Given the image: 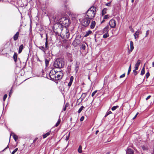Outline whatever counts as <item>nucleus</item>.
<instances>
[{"label": "nucleus", "instance_id": "nucleus-7", "mask_svg": "<svg viewBox=\"0 0 154 154\" xmlns=\"http://www.w3.org/2000/svg\"><path fill=\"white\" fill-rule=\"evenodd\" d=\"M116 21L113 19L111 20L109 22V24L111 28H114L116 26Z\"/></svg>", "mask_w": 154, "mask_h": 154}, {"label": "nucleus", "instance_id": "nucleus-15", "mask_svg": "<svg viewBox=\"0 0 154 154\" xmlns=\"http://www.w3.org/2000/svg\"><path fill=\"white\" fill-rule=\"evenodd\" d=\"M96 24L95 22L94 21H93L91 23V25H90V28L91 29H93L95 25Z\"/></svg>", "mask_w": 154, "mask_h": 154}, {"label": "nucleus", "instance_id": "nucleus-11", "mask_svg": "<svg viewBox=\"0 0 154 154\" xmlns=\"http://www.w3.org/2000/svg\"><path fill=\"white\" fill-rule=\"evenodd\" d=\"M141 60H138L135 65V68L136 70H137L138 69Z\"/></svg>", "mask_w": 154, "mask_h": 154}, {"label": "nucleus", "instance_id": "nucleus-4", "mask_svg": "<svg viewBox=\"0 0 154 154\" xmlns=\"http://www.w3.org/2000/svg\"><path fill=\"white\" fill-rule=\"evenodd\" d=\"M90 20L88 18H86L85 16L84 18L82 20L80 19L79 21H80L81 23L83 26L87 27L89 25L90 23Z\"/></svg>", "mask_w": 154, "mask_h": 154}, {"label": "nucleus", "instance_id": "nucleus-51", "mask_svg": "<svg viewBox=\"0 0 154 154\" xmlns=\"http://www.w3.org/2000/svg\"><path fill=\"white\" fill-rule=\"evenodd\" d=\"M151 97V96L150 95H149L146 98V100H148L149 99L150 97Z\"/></svg>", "mask_w": 154, "mask_h": 154}, {"label": "nucleus", "instance_id": "nucleus-47", "mask_svg": "<svg viewBox=\"0 0 154 154\" xmlns=\"http://www.w3.org/2000/svg\"><path fill=\"white\" fill-rule=\"evenodd\" d=\"M69 135H70V132L69 133V135L68 136H67L66 139V140L67 141L68 140L69 138Z\"/></svg>", "mask_w": 154, "mask_h": 154}, {"label": "nucleus", "instance_id": "nucleus-52", "mask_svg": "<svg viewBox=\"0 0 154 154\" xmlns=\"http://www.w3.org/2000/svg\"><path fill=\"white\" fill-rule=\"evenodd\" d=\"M138 114V112H137L136 114L135 115V116H134V117L133 118V119H135L136 118V117L137 116V115Z\"/></svg>", "mask_w": 154, "mask_h": 154}, {"label": "nucleus", "instance_id": "nucleus-59", "mask_svg": "<svg viewBox=\"0 0 154 154\" xmlns=\"http://www.w3.org/2000/svg\"><path fill=\"white\" fill-rule=\"evenodd\" d=\"M152 67H154V61L152 63Z\"/></svg>", "mask_w": 154, "mask_h": 154}, {"label": "nucleus", "instance_id": "nucleus-50", "mask_svg": "<svg viewBox=\"0 0 154 154\" xmlns=\"http://www.w3.org/2000/svg\"><path fill=\"white\" fill-rule=\"evenodd\" d=\"M84 119V117L83 116H82L80 119V121H82Z\"/></svg>", "mask_w": 154, "mask_h": 154}, {"label": "nucleus", "instance_id": "nucleus-1", "mask_svg": "<svg viewBox=\"0 0 154 154\" xmlns=\"http://www.w3.org/2000/svg\"><path fill=\"white\" fill-rule=\"evenodd\" d=\"M63 28L61 26H60V27L59 26L56 29V33L58 34L61 33V35L62 38L64 39H66L69 38L70 35V34L69 32V30L66 28H65V30L64 32L63 31Z\"/></svg>", "mask_w": 154, "mask_h": 154}, {"label": "nucleus", "instance_id": "nucleus-18", "mask_svg": "<svg viewBox=\"0 0 154 154\" xmlns=\"http://www.w3.org/2000/svg\"><path fill=\"white\" fill-rule=\"evenodd\" d=\"M92 32V31L91 30H88V31L86 32L85 35H84V37H87L90 34H91Z\"/></svg>", "mask_w": 154, "mask_h": 154}, {"label": "nucleus", "instance_id": "nucleus-27", "mask_svg": "<svg viewBox=\"0 0 154 154\" xmlns=\"http://www.w3.org/2000/svg\"><path fill=\"white\" fill-rule=\"evenodd\" d=\"M109 36L108 33H106L103 34V38H106Z\"/></svg>", "mask_w": 154, "mask_h": 154}, {"label": "nucleus", "instance_id": "nucleus-62", "mask_svg": "<svg viewBox=\"0 0 154 154\" xmlns=\"http://www.w3.org/2000/svg\"><path fill=\"white\" fill-rule=\"evenodd\" d=\"M10 51H12V50L11 49H10Z\"/></svg>", "mask_w": 154, "mask_h": 154}, {"label": "nucleus", "instance_id": "nucleus-31", "mask_svg": "<svg viewBox=\"0 0 154 154\" xmlns=\"http://www.w3.org/2000/svg\"><path fill=\"white\" fill-rule=\"evenodd\" d=\"M13 137L15 141H16L18 139V136L16 134H14Z\"/></svg>", "mask_w": 154, "mask_h": 154}, {"label": "nucleus", "instance_id": "nucleus-22", "mask_svg": "<svg viewBox=\"0 0 154 154\" xmlns=\"http://www.w3.org/2000/svg\"><path fill=\"white\" fill-rule=\"evenodd\" d=\"M13 58L14 59V60L15 62L16 63L17 62V54L16 53H15L14 54Z\"/></svg>", "mask_w": 154, "mask_h": 154}, {"label": "nucleus", "instance_id": "nucleus-63", "mask_svg": "<svg viewBox=\"0 0 154 154\" xmlns=\"http://www.w3.org/2000/svg\"><path fill=\"white\" fill-rule=\"evenodd\" d=\"M11 137V135H10V139H9V142H10V139Z\"/></svg>", "mask_w": 154, "mask_h": 154}, {"label": "nucleus", "instance_id": "nucleus-33", "mask_svg": "<svg viewBox=\"0 0 154 154\" xmlns=\"http://www.w3.org/2000/svg\"><path fill=\"white\" fill-rule=\"evenodd\" d=\"M142 148L144 150H146L148 149V148L145 146H142Z\"/></svg>", "mask_w": 154, "mask_h": 154}, {"label": "nucleus", "instance_id": "nucleus-17", "mask_svg": "<svg viewBox=\"0 0 154 154\" xmlns=\"http://www.w3.org/2000/svg\"><path fill=\"white\" fill-rule=\"evenodd\" d=\"M130 51L131 52L132 51L134 48V44L133 42L131 41L130 43Z\"/></svg>", "mask_w": 154, "mask_h": 154}, {"label": "nucleus", "instance_id": "nucleus-46", "mask_svg": "<svg viewBox=\"0 0 154 154\" xmlns=\"http://www.w3.org/2000/svg\"><path fill=\"white\" fill-rule=\"evenodd\" d=\"M7 96L6 94H5L4 95V97H3V98L4 101L6 99L7 97Z\"/></svg>", "mask_w": 154, "mask_h": 154}, {"label": "nucleus", "instance_id": "nucleus-58", "mask_svg": "<svg viewBox=\"0 0 154 154\" xmlns=\"http://www.w3.org/2000/svg\"><path fill=\"white\" fill-rule=\"evenodd\" d=\"M99 132V131L98 130H97L96 132V133H95V134H97L98 133V132Z\"/></svg>", "mask_w": 154, "mask_h": 154}, {"label": "nucleus", "instance_id": "nucleus-41", "mask_svg": "<svg viewBox=\"0 0 154 154\" xmlns=\"http://www.w3.org/2000/svg\"><path fill=\"white\" fill-rule=\"evenodd\" d=\"M78 69H79V66H75V71L76 73H77V72L78 71Z\"/></svg>", "mask_w": 154, "mask_h": 154}, {"label": "nucleus", "instance_id": "nucleus-48", "mask_svg": "<svg viewBox=\"0 0 154 154\" xmlns=\"http://www.w3.org/2000/svg\"><path fill=\"white\" fill-rule=\"evenodd\" d=\"M125 73H124L123 74L121 75H120V78H123L125 76Z\"/></svg>", "mask_w": 154, "mask_h": 154}, {"label": "nucleus", "instance_id": "nucleus-5", "mask_svg": "<svg viewBox=\"0 0 154 154\" xmlns=\"http://www.w3.org/2000/svg\"><path fill=\"white\" fill-rule=\"evenodd\" d=\"M49 76L50 78L52 80H56V72L53 70H51L49 73Z\"/></svg>", "mask_w": 154, "mask_h": 154}, {"label": "nucleus", "instance_id": "nucleus-64", "mask_svg": "<svg viewBox=\"0 0 154 154\" xmlns=\"http://www.w3.org/2000/svg\"><path fill=\"white\" fill-rule=\"evenodd\" d=\"M88 79H90V77H89L88 78Z\"/></svg>", "mask_w": 154, "mask_h": 154}, {"label": "nucleus", "instance_id": "nucleus-39", "mask_svg": "<svg viewBox=\"0 0 154 154\" xmlns=\"http://www.w3.org/2000/svg\"><path fill=\"white\" fill-rule=\"evenodd\" d=\"M18 150V148H16L12 152L11 154H14Z\"/></svg>", "mask_w": 154, "mask_h": 154}, {"label": "nucleus", "instance_id": "nucleus-42", "mask_svg": "<svg viewBox=\"0 0 154 154\" xmlns=\"http://www.w3.org/2000/svg\"><path fill=\"white\" fill-rule=\"evenodd\" d=\"M136 70H136L135 69L133 71L134 74L135 75H136L137 74V71H136Z\"/></svg>", "mask_w": 154, "mask_h": 154}, {"label": "nucleus", "instance_id": "nucleus-55", "mask_svg": "<svg viewBox=\"0 0 154 154\" xmlns=\"http://www.w3.org/2000/svg\"><path fill=\"white\" fill-rule=\"evenodd\" d=\"M9 147V146H8V145L7 146L5 149H3V151H4L6 149H7Z\"/></svg>", "mask_w": 154, "mask_h": 154}, {"label": "nucleus", "instance_id": "nucleus-61", "mask_svg": "<svg viewBox=\"0 0 154 154\" xmlns=\"http://www.w3.org/2000/svg\"><path fill=\"white\" fill-rule=\"evenodd\" d=\"M110 153V152H107V153H106V154H109Z\"/></svg>", "mask_w": 154, "mask_h": 154}, {"label": "nucleus", "instance_id": "nucleus-28", "mask_svg": "<svg viewBox=\"0 0 154 154\" xmlns=\"http://www.w3.org/2000/svg\"><path fill=\"white\" fill-rule=\"evenodd\" d=\"M67 18L65 17H63L60 19V22H62L63 23V22Z\"/></svg>", "mask_w": 154, "mask_h": 154}, {"label": "nucleus", "instance_id": "nucleus-20", "mask_svg": "<svg viewBox=\"0 0 154 154\" xmlns=\"http://www.w3.org/2000/svg\"><path fill=\"white\" fill-rule=\"evenodd\" d=\"M51 131H50L48 132H47L45 134L43 135V138H45L47 136L51 134Z\"/></svg>", "mask_w": 154, "mask_h": 154}, {"label": "nucleus", "instance_id": "nucleus-26", "mask_svg": "<svg viewBox=\"0 0 154 154\" xmlns=\"http://www.w3.org/2000/svg\"><path fill=\"white\" fill-rule=\"evenodd\" d=\"M63 9L65 11H67L69 10V8L68 7V6L66 5H64L63 7Z\"/></svg>", "mask_w": 154, "mask_h": 154}, {"label": "nucleus", "instance_id": "nucleus-38", "mask_svg": "<svg viewBox=\"0 0 154 154\" xmlns=\"http://www.w3.org/2000/svg\"><path fill=\"white\" fill-rule=\"evenodd\" d=\"M111 113H112V112L111 111H108L106 112V115L104 117H106L108 115Z\"/></svg>", "mask_w": 154, "mask_h": 154}, {"label": "nucleus", "instance_id": "nucleus-23", "mask_svg": "<svg viewBox=\"0 0 154 154\" xmlns=\"http://www.w3.org/2000/svg\"><path fill=\"white\" fill-rule=\"evenodd\" d=\"M145 64H144V66H143V68H142V69H141V73H140V75H143L145 73V68H144V67H145Z\"/></svg>", "mask_w": 154, "mask_h": 154}, {"label": "nucleus", "instance_id": "nucleus-12", "mask_svg": "<svg viewBox=\"0 0 154 154\" xmlns=\"http://www.w3.org/2000/svg\"><path fill=\"white\" fill-rule=\"evenodd\" d=\"M74 79V77L73 76H71L70 78V80L69 83H68V85L69 87L71 86L73 82Z\"/></svg>", "mask_w": 154, "mask_h": 154}, {"label": "nucleus", "instance_id": "nucleus-37", "mask_svg": "<svg viewBox=\"0 0 154 154\" xmlns=\"http://www.w3.org/2000/svg\"><path fill=\"white\" fill-rule=\"evenodd\" d=\"M119 107L118 106H113V107H112V108H111V109L112 110V111H114V110H115L118 107Z\"/></svg>", "mask_w": 154, "mask_h": 154}, {"label": "nucleus", "instance_id": "nucleus-49", "mask_svg": "<svg viewBox=\"0 0 154 154\" xmlns=\"http://www.w3.org/2000/svg\"><path fill=\"white\" fill-rule=\"evenodd\" d=\"M149 30H148L146 31L145 37H147L148 35L149 34Z\"/></svg>", "mask_w": 154, "mask_h": 154}, {"label": "nucleus", "instance_id": "nucleus-19", "mask_svg": "<svg viewBox=\"0 0 154 154\" xmlns=\"http://www.w3.org/2000/svg\"><path fill=\"white\" fill-rule=\"evenodd\" d=\"M48 38L47 36H46V42L45 43V46L44 47L45 49L46 50H47L48 49Z\"/></svg>", "mask_w": 154, "mask_h": 154}, {"label": "nucleus", "instance_id": "nucleus-44", "mask_svg": "<svg viewBox=\"0 0 154 154\" xmlns=\"http://www.w3.org/2000/svg\"><path fill=\"white\" fill-rule=\"evenodd\" d=\"M150 75V74L149 72H147L146 74V78H148Z\"/></svg>", "mask_w": 154, "mask_h": 154}, {"label": "nucleus", "instance_id": "nucleus-8", "mask_svg": "<svg viewBox=\"0 0 154 154\" xmlns=\"http://www.w3.org/2000/svg\"><path fill=\"white\" fill-rule=\"evenodd\" d=\"M126 152L127 154H134V151L131 148H128L127 149Z\"/></svg>", "mask_w": 154, "mask_h": 154}, {"label": "nucleus", "instance_id": "nucleus-34", "mask_svg": "<svg viewBox=\"0 0 154 154\" xmlns=\"http://www.w3.org/2000/svg\"><path fill=\"white\" fill-rule=\"evenodd\" d=\"M131 69V64L130 65V66H129L128 71V75L130 72Z\"/></svg>", "mask_w": 154, "mask_h": 154}, {"label": "nucleus", "instance_id": "nucleus-35", "mask_svg": "<svg viewBox=\"0 0 154 154\" xmlns=\"http://www.w3.org/2000/svg\"><path fill=\"white\" fill-rule=\"evenodd\" d=\"M86 46L84 44H83L81 45V49L85 50V49Z\"/></svg>", "mask_w": 154, "mask_h": 154}, {"label": "nucleus", "instance_id": "nucleus-30", "mask_svg": "<svg viewBox=\"0 0 154 154\" xmlns=\"http://www.w3.org/2000/svg\"><path fill=\"white\" fill-rule=\"evenodd\" d=\"M78 152L79 153H81L82 152V147L81 146H79L78 149Z\"/></svg>", "mask_w": 154, "mask_h": 154}, {"label": "nucleus", "instance_id": "nucleus-60", "mask_svg": "<svg viewBox=\"0 0 154 154\" xmlns=\"http://www.w3.org/2000/svg\"><path fill=\"white\" fill-rule=\"evenodd\" d=\"M134 0H131V2L132 3L133 2Z\"/></svg>", "mask_w": 154, "mask_h": 154}, {"label": "nucleus", "instance_id": "nucleus-6", "mask_svg": "<svg viewBox=\"0 0 154 154\" xmlns=\"http://www.w3.org/2000/svg\"><path fill=\"white\" fill-rule=\"evenodd\" d=\"M56 80H57L61 79L63 76V74L62 71H60L59 72H56Z\"/></svg>", "mask_w": 154, "mask_h": 154}, {"label": "nucleus", "instance_id": "nucleus-14", "mask_svg": "<svg viewBox=\"0 0 154 154\" xmlns=\"http://www.w3.org/2000/svg\"><path fill=\"white\" fill-rule=\"evenodd\" d=\"M140 33V31H137L134 34V38L135 39H136L138 37V35Z\"/></svg>", "mask_w": 154, "mask_h": 154}, {"label": "nucleus", "instance_id": "nucleus-32", "mask_svg": "<svg viewBox=\"0 0 154 154\" xmlns=\"http://www.w3.org/2000/svg\"><path fill=\"white\" fill-rule=\"evenodd\" d=\"M84 108V107L83 106H82L78 111V112L79 113H80L82 111V110H83Z\"/></svg>", "mask_w": 154, "mask_h": 154}, {"label": "nucleus", "instance_id": "nucleus-9", "mask_svg": "<svg viewBox=\"0 0 154 154\" xmlns=\"http://www.w3.org/2000/svg\"><path fill=\"white\" fill-rule=\"evenodd\" d=\"M109 28V27L108 25L105 27L103 29L102 32L103 33H108Z\"/></svg>", "mask_w": 154, "mask_h": 154}, {"label": "nucleus", "instance_id": "nucleus-36", "mask_svg": "<svg viewBox=\"0 0 154 154\" xmlns=\"http://www.w3.org/2000/svg\"><path fill=\"white\" fill-rule=\"evenodd\" d=\"M60 119H59L58 120L57 122V123H56V124H55V127L58 126L59 125V124H60Z\"/></svg>", "mask_w": 154, "mask_h": 154}, {"label": "nucleus", "instance_id": "nucleus-10", "mask_svg": "<svg viewBox=\"0 0 154 154\" xmlns=\"http://www.w3.org/2000/svg\"><path fill=\"white\" fill-rule=\"evenodd\" d=\"M63 24L65 26H68L70 24V22L69 19L67 18L63 22Z\"/></svg>", "mask_w": 154, "mask_h": 154}, {"label": "nucleus", "instance_id": "nucleus-3", "mask_svg": "<svg viewBox=\"0 0 154 154\" xmlns=\"http://www.w3.org/2000/svg\"><path fill=\"white\" fill-rule=\"evenodd\" d=\"M64 66V62L61 58L57 59L54 63V67L57 68H63Z\"/></svg>", "mask_w": 154, "mask_h": 154}, {"label": "nucleus", "instance_id": "nucleus-43", "mask_svg": "<svg viewBox=\"0 0 154 154\" xmlns=\"http://www.w3.org/2000/svg\"><path fill=\"white\" fill-rule=\"evenodd\" d=\"M97 92V90H96L95 91H94V92H93L92 93V94H91V96L92 97H93L94 96V95H95V94Z\"/></svg>", "mask_w": 154, "mask_h": 154}, {"label": "nucleus", "instance_id": "nucleus-24", "mask_svg": "<svg viewBox=\"0 0 154 154\" xmlns=\"http://www.w3.org/2000/svg\"><path fill=\"white\" fill-rule=\"evenodd\" d=\"M49 60L47 59H45V62L46 67H48L49 65Z\"/></svg>", "mask_w": 154, "mask_h": 154}, {"label": "nucleus", "instance_id": "nucleus-53", "mask_svg": "<svg viewBox=\"0 0 154 154\" xmlns=\"http://www.w3.org/2000/svg\"><path fill=\"white\" fill-rule=\"evenodd\" d=\"M38 139V138H37V137L35 138V139L33 140V143H35L36 142V141Z\"/></svg>", "mask_w": 154, "mask_h": 154}, {"label": "nucleus", "instance_id": "nucleus-13", "mask_svg": "<svg viewBox=\"0 0 154 154\" xmlns=\"http://www.w3.org/2000/svg\"><path fill=\"white\" fill-rule=\"evenodd\" d=\"M19 34V32H17L13 36V39L14 41H16L18 39Z\"/></svg>", "mask_w": 154, "mask_h": 154}, {"label": "nucleus", "instance_id": "nucleus-25", "mask_svg": "<svg viewBox=\"0 0 154 154\" xmlns=\"http://www.w3.org/2000/svg\"><path fill=\"white\" fill-rule=\"evenodd\" d=\"M107 9L104 8L102 11V16H103L106 13Z\"/></svg>", "mask_w": 154, "mask_h": 154}, {"label": "nucleus", "instance_id": "nucleus-2", "mask_svg": "<svg viewBox=\"0 0 154 154\" xmlns=\"http://www.w3.org/2000/svg\"><path fill=\"white\" fill-rule=\"evenodd\" d=\"M96 11V8L95 7H91L85 13L86 18L90 20L93 19L95 17Z\"/></svg>", "mask_w": 154, "mask_h": 154}, {"label": "nucleus", "instance_id": "nucleus-16", "mask_svg": "<svg viewBox=\"0 0 154 154\" xmlns=\"http://www.w3.org/2000/svg\"><path fill=\"white\" fill-rule=\"evenodd\" d=\"M23 44L21 45L20 46L18 50V53L19 54H20L21 52L23 49Z\"/></svg>", "mask_w": 154, "mask_h": 154}, {"label": "nucleus", "instance_id": "nucleus-21", "mask_svg": "<svg viewBox=\"0 0 154 154\" xmlns=\"http://www.w3.org/2000/svg\"><path fill=\"white\" fill-rule=\"evenodd\" d=\"M87 95V93H83L81 95V98L82 99L81 100L82 101L83 99H84L85 97H86Z\"/></svg>", "mask_w": 154, "mask_h": 154}, {"label": "nucleus", "instance_id": "nucleus-56", "mask_svg": "<svg viewBox=\"0 0 154 154\" xmlns=\"http://www.w3.org/2000/svg\"><path fill=\"white\" fill-rule=\"evenodd\" d=\"M12 92V89L10 91V93H9V96L10 97V95H11V93Z\"/></svg>", "mask_w": 154, "mask_h": 154}, {"label": "nucleus", "instance_id": "nucleus-40", "mask_svg": "<svg viewBox=\"0 0 154 154\" xmlns=\"http://www.w3.org/2000/svg\"><path fill=\"white\" fill-rule=\"evenodd\" d=\"M109 15H106L104 16L103 19H106L109 18Z\"/></svg>", "mask_w": 154, "mask_h": 154}, {"label": "nucleus", "instance_id": "nucleus-54", "mask_svg": "<svg viewBox=\"0 0 154 154\" xmlns=\"http://www.w3.org/2000/svg\"><path fill=\"white\" fill-rule=\"evenodd\" d=\"M106 5L108 6H110L111 5L110 2L108 3Z\"/></svg>", "mask_w": 154, "mask_h": 154}, {"label": "nucleus", "instance_id": "nucleus-57", "mask_svg": "<svg viewBox=\"0 0 154 154\" xmlns=\"http://www.w3.org/2000/svg\"><path fill=\"white\" fill-rule=\"evenodd\" d=\"M105 19H103V20H102V21L101 22V23H103V22H105Z\"/></svg>", "mask_w": 154, "mask_h": 154}, {"label": "nucleus", "instance_id": "nucleus-45", "mask_svg": "<svg viewBox=\"0 0 154 154\" xmlns=\"http://www.w3.org/2000/svg\"><path fill=\"white\" fill-rule=\"evenodd\" d=\"M67 107V104H66L65 106H64L63 107V110L64 111H66V107Z\"/></svg>", "mask_w": 154, "mask_h": 154}, {"label": "nucleus", "instance_id": "nucleus-29", "mask_svg": "<svg viewBox=\"0 0 154 154\" xmlns=\"http://www.w3.org/2000/svg\"><path fill=\"white\" fill-rule=\"evenodd\" d=\"M38 48H39V49L42 50L44 52H45V48L43 46L39 47H38Z\"/></svg>", "mask_w": 154, "mask_h": 154}]
</instances>
